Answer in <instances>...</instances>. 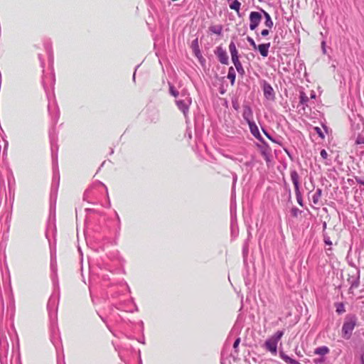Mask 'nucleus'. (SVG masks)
Wrapping results in <instances>:
<instances>
[{
  "mask_svg": "<svg viewBox=\"0 0 364 364\" xmlns=\"http://www.w3.org/2000/svg\"><path fill=\"white\" fill-rule=\"evenodd\" d=\"M358 318L355 315L348 314L346 316L342 329L341 333L342 337L346 340H348L353 333L355 327L357 325Z\"/></svg>",
  "mask_w": 364,
  "mask_h": 364,
  "instance_id": "f257e3e1",
  "label": "nucleus"
},
{
  "mask_svg": "<svg viewBox=\"0 0 364 364\" xmlns=\"http://www.w3.org/2000/svg\"><path fill=\"white\" fill-rule=\"evenodd\" d=\"M284 335L283 331H277L273 336L269 337L264 343L265 349L272 355H276L277 353V344Z\"/></svg>",
  "mask_w": 364,
  "mask_h": 364,
  "instance_id": "f03ea898",
  "label": "nucleus"
},
{
  "mask_svg": "<svg viewBox=\"0 0 364 364\" xmlns=\"http://www.w3.org/2000/svg\"><path fill=\"white\" fill-rule=\"evenodd\" d=\"M262 14L257 11H252L250 14V28L252 31H255L262 20Z\"/></svg>",
  "mask_w": 364,
  "mask_h": 364,
  "instance_id": "7ed1b4c3",
  "label": "nucleus"
},
{
  "mask_svg": "<svg viewBox=\"0 0 364 364\" xmlns=\"http://www.w3.org/2000/svg\"><path fill=\"white\" fill-rule=\"evenodd\" d=\"M215 54L217 55L219 61L224 65L228 64L229 58L227 55V53L225 50H223L221 47H218L215 51Z\"/></svg>",
  "mask_w": 364,
  "mask_h": 364,
  "instance_id": "20e7f679",
  "label": "nucleus"
},
{
  "mask_svg": "<svg viewBox=\"0 0 364 364\" xmlns=\"http://www.w3.org/2000/svg\"><path fill=\"white\" fill-rule=\"evenodd\" d=\"M250 132L252 134L256 137L257 139L262 141V136L259 133V129L257 126L255 124L254 122L248 123Z\"/></svg>",
  "mask_w": 364,
  "mask_h": 364,
  "instance_id": "39448f33",
  "label": "nucleus"
},
{
  "mask_svg": "<svg viewBox=\"0 0 364 364\" xmlns=\"http://www.w3.org/2000/svg\"><path fill=\"white\" fill-rule=\"evenodd\" d=\"M269 47H270V43H262L257 46V49L259 50L260 55L262 57H267L269 53Z\"/></svg>",
  "mask_w": 364,
  "mask_h": 364,
  "instance_id": "423d86ee",
  "label": "nucleus"
},
{
  "mask_svg": "<svg viewBox=\"0 0 364 364\" xmlns=\"http://www.w3.org/2000/svg\"><path fill=\"white\" fill-rule=\"evenodd\" d=\"M290 176L295 191H299V176L298 173L296 171H291L290 173Z\"/></svg>",
  "mask_w": 364,
  "mask_h": 364,
  "instance_id": "0eeeda50",
  "label": "nucleus"
},
{
  "mask_svg": "<svg viewBox=\"0 0 364 364\" xmlns=\"http://www.w3.org/2000/svg\"><path fill=\"white\" fill-rule=\"evenodd\" d=\"M242 117L247 121V123L252 122V112L249 106H245L243 107Z\"/></svg>",
  "mask_w": 364,
  "mask_h": 364,
  "instance_id": "6e6552de",
  "label": "nucleus"
},
{
  "mask_svg": "<svg viewBox=\"0 0 364 364\" xmlns=\"http://www.w3.org/2000/svg\"><path fill=\"white\" fill-rule=\"evenodd\" d=\"M322 196V191L320 188H317L311 196L312 201L314 204L318 205L321 202V198Z\"/></svg>",
  "mask_w": 364,
  "mask_h": 364,
  "instance_id": "1a4fd4ad",
  "label": "nucleus"
},
{
  "mask_svg": "<svg viewBox=\"0 0 364 364\" xmlns=\"http://www.w3.org/2000/svg\"><path fill=\"white\" fill-rule=\"evenodd\" d=\"M280 358L287 364H300L297 360L290 358L287 354H285L283 351H281L279 353Z\"/></svg>",
  "mask_w": 364,
  "mask_h": 364,
  "instance_id": "9d476101",
  "label": "nucleus"
},
{
  "mask_svg": "<svg viewBox=\"0 0 364 364\" xmlns=\"http://www.w3.org/2000/svg\"><path fill=\"white\" fill-rule=\"evenodd\" d=\"M259 149L262 153V155L264 158V159L268 161H269V156L270 154V148L268 145L264 144L262 146H259Z\"/></svg>",
  "mask_w": 364,
  "mask_h": 364,
  "instance_id": "9b49d317",
  "label": "nucleus"
},
{
  "mask_svg": "<svg viewBox=\"0 0 364 364\" xmlns=\"http://www.w3.org/2000/svg\"><path fill=\"white\" fill-rule=\"evenodd\" d=\"M262 13L264 16V18H265V21H264V25L269 28H272L273 27V25H274V23L272 20V18L270 16V15L265 11L262 10Z\"/></svg>",
  "mask_w": 364,
  "mask_h": 364,
  "instance_id": "f8f14e48",
  "label": "nucleus"
},
{
  "mask_svg": "<svg viewBox=\"0 0 364 364\" xmlns=\"http://www.w3.org/2000/svg\"><path fill=\"white\" fill-rule=\"evenodd\" d=\"M235 71L233 67L229 68L227 77L230 80L232 85L235 83Z\"/></svg>",
  "mask_w": 364,
  "mask_h": 364,
  "instance_id": "ddd939ff",
  "label": "nucleus"
},
{
  "mask_svg": "<svg viewBox=\"0 0 364 364\" xmlns=\"http://www.w3.org/2000/svg\"><path fill=\"white\" fill-rule=\"evenodd\" d=\"M274 90L270 85H265L264 86V95L266 97L269 98L273 96Z\"/></svg>",
  "mask_w": 364,
  "mask_h": 364,
  "instance_id": "4468645a",
  "label": "nucleus"
},
{
  "mask_svg": "<svg viewBox=\"0 0 364 364\" xmlns=\"http://www.w3.org/2000/svg\"><path fill=\"white\" fill-rule=\"evenodd\" d=\"M328 352H329V349L326 346H321V347L317 348L314 350V354H316V355H324L328 353Z\"/></svg>",
  "mask_w": 364,
  "mask_h": 364,
  "instance_id": "2eb2a0df",
  "label": "nucleus"
},
{
  "mask_svg": "<svg viewBox=\"0 0 364 364\" xmlns=\"http://www.w3.org/2000/svg\"><path fill=\"white\" fill-rule=\"evenodd\" d=\"M209 31L213 33L221 35L223 26L221 25L212 26L209 27Z\"/></svg>",
  "mask_w": 364,
  "mask_h": 364,
  "instance_id": "dca6fc26",
  "label": "nucleus"
},
{
  "mask_svg": "<svg viewBox=\"0 0 364 364\" xmlns=\"http://www.w3.org/2000/svg\"><path fill=\"white\" fill-rule=\"evenodd\" d=\"M241 4L238 0H234L232 4L230 5V8L235 11L239 14Z\"/></svg>",
  "mask_w": 364,
  "mask_h": 364,
  "instance_id": "f3484780",
  "label": "nucleus"
},
{
  "mask_svg": "<svg viewBox=\"0 0 364 364\" xmlns=\"http://www.w3.org/2000/svg\"><path fill=\"white\" fill-rule=\"evenodd\" d=\"M229 50L231 55L235 53H238V51L237 50L236 46L234 42H230L229 44Z\"/></svg>",
  "mask_w": 364,
  "mask_h": 364,
  "instance_id": "a211bd4d",
  "label": "nucleus"
},
{
  "mask_svg": "<svg viewBox=\"0 0 364 364\" xmlns=\"http://www.w3.org/2000/svg\"><path fill=\"white\" fill-rule=\"evenodd\" d=\"M234 65H235V68H236L237 71L239 73H240V74H242H242H244L245 70H244V69H243V67H242V63H240V62H238V63H235V64H234Z\"/></svg>",
  "mask_w": 364,
  "mask_h": 364,
  "instance_id": "6ab92c4d",
  "label": "nucleus"
},
{
  "mask_svg": "<svg viewBox=\"0 0 364 364\" xmlns=\"http://www.w3.org/2000/svg\"><path fill=\"white\" fill-rule=\"evenodd\" d=\"M314 131L316 132V134L318 135V136L321 139H325V135H324L323 132H322V130L319 127H314Z\"/></svg>",
  "mask_w": 364,
  "mask_h": 364,
  "instance_id": "aec40b11",
  "label": "nucleus"
},
{
  "mask_svg": "<svg viewBox=\"0 0 364 364\" xmlns=\"http://www.w3.org/2000/svg\"><path fill=\"white\" fill-rule=\"evenodd\" d=\"M296 200L300 205H302V197L300 191H295Z\"/></svg>",
  "mask_w": 364,
  "mask_h": 364,
  "instance_id": "412c9836",
  "label": "nucleus"
},
{
  "mask_svg": "<svg viewBox=\"0 0 364 364\" xmlns=\"http://www.w3.org/2000/svg\"><path fill=\"white\" fill-rule=\"evenodd\" d=\"M320 155H321V157L323 159V160H328V154L327 153V151L325 150V149H322L320 152Z\"/></svg>",
  "mask_w": 364,
  "mask_h": 364,
  "instance_id": "4be33fe9",
  "label": "nucleus"
},
{
  "mask_svg": "<svg viewBox=\"0 0 364 364\" xmlns=\"http://www.w3.org/2000/svg\"><path fill=\"white\" fill-rule=\"evenodd\" d=\"M247 41L250 43V44L252 46V48L256 50L257 49V45L255 42V41L250 36H247Z\"/></svg>",
  "mask_w": 364,
  "mask_h": 364,
  "instance_id": "5701e85b",
  "label": "nucleus"
},
{
  "mask_svg": "<svg viewBox=\"0 0 364 364\" xmlns=\"http://www.w3.org/2000/svg\"><path fill=\"white\" fill-rule=\"evenodd\" d=\"M231 58L233 64L240 62L238 53L231 55Z\"/></svg>",
  "mask_w": 364,
  "mask_h": 364,
  "instance_id": "b1692460",
  "label": "nucleus"
},
{
  "mask_svg": "<svg viewBox=\"0 0 364 364\" xmlns=\"http://www.w3.org/2000/svg\"><path fill=\"white\" fill-rule=\"evenodd\" d=\"M356 144H364V136H358L356 141Z\"/></svg>",
  "mask_w": 364,
  "mask_h": 364,
  "instance_id": "393cba45",
  "label": "nucleus"
},
{
  "mask_svg": "<svg viewBox=\"0 0 364 364\" xmlns=\"http://www.w3.org/2000/svg\"><path fill=\"white\" fill-rule=\"evenodd\" d=\"M170 92L175 97H176L178 95V92L174 90V87L173 86L170 87Z\"/></svg>",
  "mask_w": 364,
  "mask_h": 364,
  "instance_id": "a878e982",
  "label": "nucleus"
},
{
  "mask_svg": "<svg viewBox=\"0 0 364 364\" xmlns=\"http://www.w3.org/2000/svg\"><path fill=\"white\" fill-rule=\"evenodd\" d=\"M192 46L194 47V50H195V52L197 53L198 52L199 53V50H198V40L196 39L193 41L192 43Z\"/></svg>",
  "mask_w": 364,
  "mask_h": 364,
  "instance_id": "bb28decb",
  "label": "nucleus"
},
{
  "mask_svg": "<svg viewBox=\"0 0 364 364\" xmlns=\"http://www.w3.org/2000/svg\"><path fill=\"white\" fill-rule=\"evenodd\" d=\"M336 311L339 314L345 311L344 306L342 304H339V306L337 308Z\"/></svg>",
  "mask_w": 364,
  "mask_h": 364,
  "instance_id": "cd10ccee",
  "label": "nucleus"
},
{
  "mask_svg": "<svg viewBox=\"0 0 364 364\" xmlns=\"http://www.w3.org/2000/svg\"><path fill=\"white\" fill-rule=\"evenodd\" d=\"M240 343V338H237V339L235 341L234 344H233V348H234L235 349H236V348L238 347V346H239Z\"/></svg>",
  "mask_w": 364,
  "mask_h": 364,
  "instance_id": "c85d7f7f",
  "label": "nucleus"
},
{
  "mask_svg": "<svg viewBox=\"0 0 364 364\" xmlns=\"http://www.w3.org/2000/svg\"><path fill=\"white\" fill-rule=\"evenodd\" d=\"M269 33V31L268 29H263L262 31H261V35L262 36H268Z\"/></svg>",
  "mask_w": 364,
  "mask_h": 364,
  "instance_id": "c756f323",
  "label": "nucleus"
},
{
  "mask_svg": "<svg viewBox=\"0 0 364 364\" xmlns=\"http://www.w3.org/2000/svg\"><path fill=\"white\" fill-rule=\"evenodd\" d=\"M324 242L326 245H331L332 242L328 238H325Z\"/></svg>",
  "mask_w": 364,
  "mask_h": 364,
  "instance_id": "7c9ffc66",
  "label": "nucleus"
},
{
  "mask_svg": "<svg viewBox=\"0 0 364 364\" xmlns=\"http://www.w3.org/2000/svg\"><path fill=\"white\" fill-rule=\"evenodd\" d=\"M357 181H358V183L364 186V181H363L361 179H359V180L357 179Z\"/></svg>",
  "mask_w": 364,
  "mask_h": 364,
  "instance_id": "2f4dec72",
  "label": "nucleus"
},
{
  "mask_svg": "<svg viewBox=\"0 0 364 364\" xmlns=\"http://www.w3.org/2000/svg\"><path fill=\"white\" fill-rule=\"evenodd\" d=\"M361 363L362 364H364V353L361 355Z\"/></svg>",
  "mask_w": 364,
  "mask_h": 364,
  "instance_id": "473e14b6",
  "label": "nucleus"
},
{
  "mask_svg": "<svg viewBox=\"0 0 364 364\" xmlns=\"http://www.w3.org/2000/svg\"><path fill=\"white\" fill-rule=\"evenodd\" d=\"M264 133H265V134L267 136V137H268L269 139H272L269 134H267L266 132H264Z\"/></svg>",
  "mask_w": 364,
  "mask_h": 364,
  "instance_id": "72a5a7b5",
  "label": "nucleus"
}]
</instances>
